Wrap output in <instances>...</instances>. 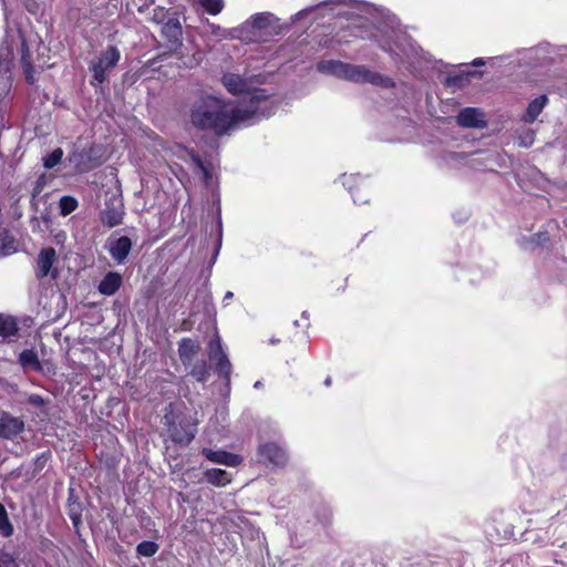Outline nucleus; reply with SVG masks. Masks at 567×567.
Returning a JSON list of instances; mask_svg holds the SVG:
<instances>
[{
	"label": "nucleus",
	"instance_id": "1",
	"mask_svg": "<svg viewBox=\"0 0 567 567\" xmlns=\"http://www.w3.org/2000/svg\"><path fill=\"white\" fill-rule=\"evenodd\" d=\"M276 107L275 101L260 90L252 93L247 104L239 105L213 95H203L193 103L190 122L199 130H208L221 136L269 117Z\"/></svg>",
	"mask_w": 567,
	"mask_h": 567
},
{
	"label": "nucleus",
	"instance_id": "2",
	"mask_svg": "<svg viewBox=\"0 0 567 567\" xmlns=\"http://www.w3.org/2000/svg\"><path fill=\"white\" fill-rule=\"evenodd\" d=\"M239 40L254 43L266 42L269 38L279 34L278 18L270 12H260L251 16L241 25L234 30Z\"/></svg>",
	"mask_w": 567,
	"mask_h": 567
},
{
	"label": "nucleus",
	"instance_id": "3",
	"mask_svg": "<svg viewBox=\"0 0 567 567\" xmlns=\"http://www.w3.org/2000/svg\"><path fill=\"white\" fill-rule=\"evenodd\" d=\"M343 80L354 83H370L381 87H392L394 82L391 78L372 72L365 65L346 63Z\"/></svg>",
	"mask_w": 567,
	"mask_h": 567
},
{
	"label": "nucleus",
	"instance_id": "4",
	"mask_svg": "<svg viewBox=\"0 0 567 567\" xmlns=\"http://www.w3.org/2000/svg\"><path fill=\"white\" fill-rule=\"evenodd\" d=\"M120 59V50L114 45H110L95 61H92L90 64V71L92 72L93 79L92 84H103L106 81L107 72L117 64Z\"/></svg>",
	"mask_w": 567,
	"mask_h": 567
},
{
	"label": "nucleus",
	"instance_id": "5",
	"mask_svg": "<svg viewBox=\"0 0 567 567\" xmlns=\"http://www.w3.org/2000/svg\"><path fill=\"white\" fill-rule=\"evenodd\" d=\"M165 424L172 441L176 444L187 446L197 433V423L190 419L183 417L178 422L172 421L171 416H164Z\"/></svg>",
	"mask_w": 567,
	"mask_h": 567
},
{
	"label": "nucleus",
	"instance_id": "6",
	"mask_svg": "<svg viewBox=\"0 0 567 567\" xmlns=\"http://www.w3.org/2000/svg\"><path fill=\"white\" fill-rule=\"evenodd\" d=\"M25 429L22 417L14 416L9 412L0 413V439L14 441Z\"/></svg>",
	"mask_w": 567,
	"mask_h": 567
},
{
	"label": "nucleus",
	"instance_id": "7",
	"mask_svg": "<svg viewBox=\"0 0 567 567\" xmlns=\"http://www.w3.org/2000/svg\"><path fill=\"white\" fill-rule=\"evenodd\" d=\"M105 248L113 260L121 265L124 264L132 249V240L127 236L118 237L117 234L114 233L107 238Z\"/></svg>",
	"mask_w": 567,
	"mask_h": 567
},
{
	"label": "nucleus",
	"instance_id": "8",
	"mask_svg": "<svg viewBox=\"0 0 567 567\" xmlns=\"http://www.w3.org/2000/svg\"><path fill=\"white\" fill-rule=\"evenodd\" d=\"M56 259L55 249L52 247H47L40 250L37 262H35V277L38 279H43L47 276H51L52 279L58 278L56 269H52V266Z\"/></svg>",
	"mask_w": 567,
	"mask_h": 567
},
{
	"label": "nucleus",
	"instance_id": "9",
	"mask_svg": "<svg viewBox=\"0 0 567 567\" xmlns=\"http://www.w3.org/2000/svg\"><path fill=\"white\" fill-rule=\"evenodd\" d=\"M124 217V206L120 198H113L106 203L105 209L101 212V221L104 226L113 228L122 224Z\"/></svg>",
	"mask_w": 567,
	"mask_h": 567
},
{
	"label": "nucleus",
	"instance_id": "10",
	"mask_svg": "<svg viewBox=\"0 0 567 567\" xmlns=\"http://www.w3.org/2000/svg\"><path fill=\"white\" fill-rule=\"evenodd\" d=\"M162 34L172 51H177L183 45V29L178 18H168L163 24Z\"/></svg>",
	"mask_w": 567,
	"mask_h": 567
},
{
	"label": "nucleus",
	"instance_id": "11",
	"mask_svg": "<svg viewBox=\"0 0 567 567\" xmlns=\"http://www.w3.org/2000/svg\"><path fill=\"white\" fill-rule=\"evenodd\" d=\"M209 358L215 361L218 373L229 379L231 364L221 348L219 338L209 343Z\"/></svg>",
	"mask_w": 567,
	"mask_h": 567
},
{
	"label": "nucleus",
	"instance_id": "12",
	"mask_svg": "<svg viewBox=\"0 0 567 567\" xmlns=\"http://www.w3.org/2000/svg\"><path fill=\"white\" fill-rule=\"evenodd\" d=\"M343 185L351 193V195L353 197V202L355 204L368 203L367 190L369 188V183L365 178L351 175V176L344 178Z\"/></svg>",
	"mask_w": 567,
	"mask_h": 567
},
{
	"label": "nucleus",
	"instance_id": "13",
	"mask_svg": "<svg viewBox=\"0 0 567 567\" xmlns=\"http://www.w3.org/2000/svg\"><path fill=\"white\" fill-rule=\"evenodd\" d=\"M261 461L268 462L275 466H282L287 462V454L284 449L275 443H267L259 447Z\"/></svg>",
	"mask_w": 567,
	"mask_h": 567
},
{
	"label": "nucleus",
	"instance_id": "14",
	"mask_svg": "<svg viewBox=\"0 0 567 567\" xmlns=\"http://www.w3.org/2000/svg\"><path fill=\"white\" fill-rule=\"evenodd\" d=\"M221 82L227 91L231 94L249 92L252 84L249 79L236 73H226L223 75Z\"/></svg>",
	"mask_w": 567,
	"mask_h": 567
},
{
	"label": "nucleus",
	"instance_id": "15",
	"mask_svg": "<svg viewBox=\"0 0 567 567\" xmlns=\"http://www.w3.org/2000/svg\"><path fill=\"white\" fill-rule=\"evenodd\" d=\"M457 124L463 127H484L485 121L483 113L476 107L463 109L457 117Z\"/></svg>",
	"mask_w": 567,
	"mask_h": 567
},
{
	"label": "nucleus",
	"instance_id": "16",
	"mask_svg": "<svg viewBox=\"0 0 567 567\" xmlns=\"http://www.w3.org/2000/svg\"><path fill=\"white\" fill-rule=\"evenodd\" d=\"M202 454L213 463L227 466H237L241 462V457L239 455L226 451H213L210 449L204 447L202 450Z\"/></svg>",
	"mask_w": 567,
	"mask_h": 567
},
{
	"label": "nucleus",
	"instance_id": "17",
	"mask_svg": "<svg viewBox=\"0 0 567 567\" xmlns=\"http://www.w3.org/2000/svg\"><path fill=\"white\" fill-rule=\"evenodd\" d=\"M123 278L116 271H109L99 284V292L103 296H113L122 286Z\"/></svg>",
	"mask_w": 567,
	"mask_h": 567
},
{
	"label": "nucleus",
	"instance_id": "18",
	"mask_svg": "<svg viewBox=\"0 0 567 567\" xmlns=\"http://www.w3.org/2000/svg\"><path fill=\"white\" fill-rule=\"evenodd\" d=\"M12 56V49L8 45L7 42H3L0 45V82H3L4 85H7L10 81Z\"/></svg>",
	"mask_w": 567,
	"mask_h": 567
},
{
	"label": "nucleus",
	"instance_id": "19",
	"mask_svg": "<svg viewBox=\"0 0 567 567\" xmlns=\"http://www.w3.org/2000/svg\"><path fill=\"white\" fill-rule=\"evenodd\" d=\"M19 364L25 371H42V364L39 360L37 352L33 349H25L19 354Z\"/></svg>",
	"mask_w": 567,
	"mask_h": 567
},
{
	"label": "nucleus",
	"instance_id": "20",
	"mask_svg": "<svg viewBox=\"0 0 567 567\" xmlns=\"http://www.w3.org/2000/svg\"><path fill=\"white\" fill-rule=\"evenodd\" d=\"M547 103L548 97L545 94L534 99L527 106L526 113L523 117L524 121L526 123H534Z\"/></svg>",
	"mask_w": 567,
	"mask_h": 567
},
{
	"label": "nucleus",
	"instance_id": "21",
	"mask_svg": "<svg viewBox=\"0 0 567 567\" xmlns=\"http://www.w3.org/2000/svg\"><path fill=\"white\" fill-rule=\"evenodd\" d=\"M346 62L337 61V60H326L320 61L317 64V70L321 73L333 75L336 78L343 80Z\"/></svg>",
	"mask_w": 567,
	"mask_h": 567
},
{
	"label": "nucleus",
	"instance_id": "22",
	"mask_svg": "<svg viewBox=\"0 0 567 567\" xmlns=\"http://www.w3.org/2000/svg\"><path fill=\"white\" fill-rule=\"evenodd\" d=\"M0 567H29L18 560L17 554L4 543L0 542Z\"/></svg>",
	"mask_w": 567,
	"mask_h": 567
},
{
	"label": "nucleus",
	"instance_id": "23",
	"mask_svg": "<svg viewBox=\"0 0 567 567\" xmlns=\"http://www.w3.org/2000/svg\"><path fill=\"white\" fill-rule=\"evenodd\" d=\"M204 476L208 483L216 486H226L231 481L230 475L220 468L207 470L205 471Z\"/></svg>",
	"mask_w": 567,
	"mask_h": 567
},
{
	"label": "nucleus",
	"instance_id": "24",
	"mask_svg": "<svg viewBox=\"0 0 567 567\" xmlns=\"http://www.w3.org/2000/svg\"><path fill=\"white\" fill-rule=\"evenodd\" d=\"M21 63H22V68H23V72H24L27 82L30 84H33L34 83V68L31 64L29 49L27 47L24 39H22V42H21Z\"/></svg>",
	"mask_w": 567,
	"mask_h": 567
},
{
	"label": "nucleus",
	"instance_id": "25",
	"mask_svg": "<svg viewBox=\"0 0 567 567\" xmlns=\"http://www.w3.org/2000/svg\"><path fill=\"white\" fill-rule=\"evenodd\" d=\"M18 332V323L14 318L0 313V338L2 340L14 337Z\"/></svg>",
	"mask_w": 567,
	"mask_h": 567
},
{
	"label": "nucleus",
	"instance_id": "26",
	"mask_svg": "<svg viewBox=\"0 0 567 567\" xmlns=\"http://www.w3.org/2000/svg\"><path fill=\"white\" fill-rule=\"evenodd\" d=\"M197 351L198 347L190 339H183L181 341L178 352L183 362L192 360Z\"/></svg>",
	"mask_w": 567,
	"mask_h": 567
},
{
	"label": "nucleus",
	"instance_id": "27",
	"mask_svg": "<svg viewBox=\"0 0 567 567\" xmlns=\"http://www.w3.org/2000/svg\"><path fill=\"white\" fill-rule=\"evenodd\" d=\"M198 4L209 14L220 13L225 7L224 0H197Z\"/></svg>",
	"mask_w": 567,
	"mask_h": 567
},
{
	"label": "nucleus",
	"instance_id": "28",
	"mask_svg": "<svg viewBox=\"0 0 567 567\" xmlns=\"http://www.w3.org/2000/svg\"><path fill=\"white\" fill-rule=\"evenodd\" d=\"M0 534L3 537H10L13 534V526L8 517L7 509L3 504L0 503Z\"/></svg>",
	"mask_w": 567,
	"mask_h": 567
},
{
	"label": "nucleus",
	"instance_id": "29",
	"mask_svg": "<svg viewBox=\"0 0 567 567\" xmlns=\"http://www.w3.org/2000/svg\"><path fill=\"white\" fill-rule=\"evenodd\" d=\"M79 206L78 200L72 196H62L59 202L60 214L68 216L73 213Z\"/></svg>",
	"mask_w": 567,
	"mask_h": 567
},
{
	"label": "nucleus",
	"instance_id": "30",
	"mask_svg": "<svg viewBox=\"0 0 567 567\" xmlns=\"http://www.w3.org/2000/svg\"><path fill=\"white\" fill-rule=\"evenodd\" d=\"M158 550V545L155 542L144 540L136 547V551L140 556L152 557Z\"/></svg>",
	"mask_w": 567,
	"mask_h": 567
},
{
	"label": "nucleus",
	"instance_id": "31",
	"mask_svg": "<svg viewBox=\"0 0 567 567\" xmlns=\"http://www.w3.org/2000/svg\"><path fill=\"white\" fill-rule=\"evenodd\" d=\"M63 150L58 147L43 158V166L48 169L55 167L61 163L63 157Z\"/></svg>",
	"mask_w": 567,
	"mask_h": 567
},
{
	"label": "nucleus",
	"instance_id": "32",
	"mask_svg": "<svg viewBox=\"0 0 567 567\" xmlns=\"http://www.w3.org/2000/svg\"><path fill=\"white\" fill-rule=\"evenodd\" d=\"M190 374L199 382H205L208 377H209V372H208V368H207V364L205 361H199L197 363L194 364L192 371H190Z\"/></svg>",
	"mask_w": 567,
	"mask_h": 567
},
{
	"label": "nucleus",
	"instance_id": "33",
	"mask_svg": "<svg viewBox=\"0 0 567 567\" xmlns=\"http://www.w3.org/2000/svg\"><path fill=\"white\" fill-rule=\"evenodd\" d=\"M151 21L157 24H164L166 22V12L163 7H156L153 10V14L151 17Z\"/></svg>",
	"mask_w": 567,
	"mask_h": 567
},
{
	"label": "nucleus",
	"instance_id": "34",
	"mask_svg": "<svg viewBox=\"0 0 567 567\" xmlns=\"http://www.w3.org/2000/svg\"><path fill=\"white\" fill-rule=\"evenodd\" d=\"M535 133L532 130H527L523 135L519 136V145L523 147H529L534 143Z\"/></svg>",
	"mask_w": 567,
	"mask_h": 567
},
{
	"label": "nucleus",
	"instance_id": "35",
	"mask_svg": "<svg viewBox=\"0 0 567 567\" xmlns=\"http://www.w3.org/2000/svg\"><path fill=\"white\" fill-rule=\"evenodd\" d=\"M28 403L33 406L40 408V406L44 405V399L39 394H31L28 398Z\"/></svg>",
	"mask_w": 567,
	"mask_h": 567
},
{
	"label": "nucleus",
	"instance_id": "36",
	"mask_svg": "<svg viewBox=\"0 0 567 567\" xmlns=\"http://www.w3.org/2000/svg\"><path fill=\"white\" fill-rule=\"evenodd\" d=\"M43 185H44V181H43V176H41L34 185V188L32 192V197H37L42 192Z\"/></svg>",
	"mask_w": 567,
	"mask_h": 567
},
{
	"label": "nucleus",
	"instance_id": "37",
	"mask_svg": "<svg viewBox=\"0 0 567 567\" xmlns=\"http://www.w3.org/2000/svg\"><path fill=\"white\" fill-rule=\"evenodd\" d=\"M312 10V8H307V9H303V10H300L299 12H297L292 20L293 21H297V20H300L302 19L308 12H310Z\"/></svg>",
	"mask_w": 567,
	"mask_h": 567
},
{
	"label": "nucleus",
	"instance_id": "38",
	"mask_svg": "<svg viewBox=\"0 0 567 567\" xmlns=\"http://www.w3.org/2000/svg\"><path fill=\"white\" fill-rule=\"evenodd\" d=\"M6 240H9V248H8V252H10V251L14 250V246H13V245H14V240H13V238H8V237H3V238H1V237H0V243H1V241H6Z\"/></svg>",
	"mask_w": 567,
	"mask_h": 567
},
{
	"label": "nucleus",
	"instance_id": "39",
	"mask_svg": "<svg viewBox=\"0 0 567 567\" xmlns=\"http://www.w3.org/2000/svg\"><path fill=\"white\" fill-rule=\"evenodd\" d=\"M209 27L212 29V33L215 34V35H219L220 32L223 31L219 25H216L214 23H210Z\"/></svg>",
	"mask_w": 567,
	"mask_h": 567
},
{
	"label": "nucleus",
	"instance_id": "40",
	"mask_svg": "<svg viewBox=\"0 0 567 567\" xmlns=\"http://www.w3.org/2000/svg\"><path fill=\"white\" fill-rule=\"evenodd\" d=\"M485 62L483 59L478 58V59H475L473 62H472V65L474 66H480V65H484Z\"/></svg>",
	"mask_w": 567,
	"mask_h": 567
},
{
	"label": "nucleus",
	"instance_id": "41",
	"mask_svg": "<svg viewBox=\"0 0 567 567\" xmlns=\"http://www.w3.org/2000/svg\"><path fill=\"white\" fill-rule=\"evenodd\" d=\"M234 297V293L231 291H227L224 296V302H227Z\"/></svg>",
	"mask_w": 567,
	"mask_h": 567
},
{
	"label": "nucleus",
	"instance_id": "42",
	"mask_svg": "<svg viewBox=\"0 0 567 567\" xmlns=\"http://www.w3.org/2000/svg\"><path fill=\"white\" fill-rule=\"evenodd\" d=\"M73 523L76 525L80 517L78 515H71Z\"/></svg>",
	"mask_w": 567,
	"mask_h": 567
},
{
	"label": "nucleus",
	"instance_id": "43",
	"mask_svg": "<svg viewBox=\"0 0 567 567\" xmlns=\"http://www.w3.org/2000/svg\"><path fill=\"white\" fill-rule=\"evenodd\" d=\"M261 386H262L261 381H256L255 384H254V388H256V389H259Z\"/></svg>",
	"mask_w": 567,
	"mask_h": 567
},
{
	"label": "nucleus",
	"instance_id": "44",
	"mask_svg": "<svg viewBox=\"0 0 567 567\" xmlns=\"http://www.w3.org/2000/svg\"><path fill=\"white\" fill-rule=\"evenodd\" d=\"M324 384L326 385H330L331 384V378L328 377L326 380H324Z\"/></svg>",
	"mask_w": 567,
	"mask_h": 567
},
{
	"label": "nucleus",
	"instance_id": "45",
	"mask_svg": "<svg viewBox=\"0 0 567 567\" xmlns=\"http://www.w3.org/2000/svg\"><path fill=\"white\" fill-rule=\"evenodd\" d=\"M3 248L8 251V248H9V240L8 241H3Z\"/></svg>",
	"mask_w": 567,
	"mask_h": 567
},
{
	"label": "nucleus",
	"instance_id": "46",
	"mask_svg": "<svg viewBox=\"0 0 567 567\" xmlns=\"http://www.w3.org/2000/svg\"><path fill=\"white\" fill-rule=\"evenodd\" d=\"M270 342H271L272 344H276V343L278 342V340H276V339H271V340H270Z\"/></svg>",
	"mask_w": 567,
	"mask_h": 567
},
{
	"label": "nucleus",
	"instance_id": "47",
	"mask_svg": "<svg viewBox=\"0 0 567 567\" xmlns=\"http://www.w3.org/2000/svg\"><path fill=\"white\" fill-rule=\"evenodd\" d=\"M382 48H383V50L391 52L390 48H386V47H382Z\"/></svg>",
	"mask_w": 567,
	"mask_h": 567
}]
</instances>
